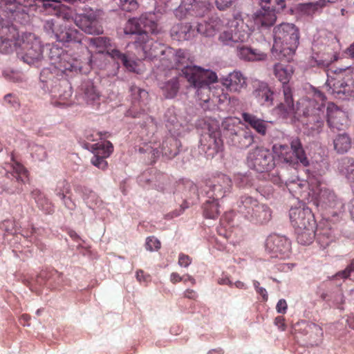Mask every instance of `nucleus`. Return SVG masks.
<instances>
[{
	"instance_id": "1",
	"label": "nucleus",
	"mask_w": 354,
	"mask_h": 354,
	"mask_svg": "<svg viewBox=\"0 0 354 354\" xmlns=\"http://www.w3.org/2000/svg\"><path fill=\"white\" fill-rule=\"evenodd\" d=\"M274 73L277 78L283 84V102L279 104L274 111L282 118H295L299 120L303 116L306 120H302L305 123L312 135L321 132L324 126L325 97L324 94L316 91L313 99H301L294 104L292 92L287 84L292 74V68L290 66H284L277 64L274 67Z\"/></svg>"
},
{
	"instance_id": "2",
	"label": "nucleus",
	"mask_w": 354,
	"mask_h": 354,
	"mask_svg": "<svg viewBox=\"0 0 354 354\" xmlns=\"http://www.w3.org/2000/svg\"><path fill=\"white\" fill-rule=\"evenodd\" d=\"M156 28L155 15L149 12L142 15L138 19H129L124 28V32L125 35H136L133 46L137 50V55L140 58L152 59L158 57L161 62V68L162 59L169 61L174 58L176 62V64H185L187 61V55L184 50H174L170 48H165L149 37L148 32L155 33Z\"/></svg>"
},
{
	"instance_id": "3",
	"label": "nucleus",
	"mask_w": 354,
	"mask_h": 354,
	"mask_svg": "<svg viewBox=\"0 0 354 354\" xmlns=\"http://www.w3.org/2000/svg\"><path fill=\"white\" fill-rule=\"evenodd\" d=\"M187 61L185 64H176V60L171 58L169 61L162 59V69L182 68L183 74L187 81L196 89V95L199 100L203 102H208L211 99L210 84L217 81L216 73L205 70L196 66L188 64L189 56L187 51Z\"/></svg>"
},
{
	"instance_id": "4",
	"label": "nucleus",
	"mask_w": 354,
	"mask_h": 354,
	"mask_svg": "<svg viewBox=\"0 0 354 354\" xmlns=\"http://www.w3.org/2000/svg\"><path fill=\"white\" fill-rule=\"evenodd\" d=\"M274 44L272 52L278 58L289 62L299 44V30L292 24L283 23L273 30Z\"/></svg>"
},
{
	"instance_id": "5",
	"label": "nucleus",
	"mask_w": 354,
	"mask_h": 354,
	"mask_svg": "<svg viewBox=\"0 0 354 354\" xmlns=\"http://www.w3.org/2000/svg\"><path fill=\"white\" fill-rule=\"evenodd\" d=\"M236 209L245 219L254 223H265L271 218L270 208L250 196H241L236 203Z\"/></svg>"
},
{
	"instance_id": "6",
	"label": "nucleus",
	"mask_w": 354,
	"mask_h": 354,
	"mask_svg": "<svg viewBox=\"0 0 354 354\" xmlns=\"http://www.w3.org/2000/svg\"><path fill=\"white\" fill-rule=\"evenodd\" d=\"M252 28L241 15H236L228 23L227 29L220 33L218 40L223 45L230 46L243 43L248 39Z\"/></svg>"
},
{
	"instance_id": "7",
	"label": "nucleus",
	"mask_w": 354,
	"mask_h": 354,
	"mask_svg": "<svg viewBox=\"0 0 354 354\" xmlns=\"http://www.w3.org/2000/svg\"><path fill=\"white\" fill-rule=\"evenodd\" d=\"M241 121L236 118H225L221 124L224 133L230 139L231 145L239 148H247L254 142V136L248 128L240 127Z\"/></svg>"
},
{
	"instance_id": "8",
	"label": "nucleus",
	"mask_w": 354,
	"mask_h": 354,
	"mask_svg": "<svg viewBox=\"0 0 354 354\" xmlns=\"http://www.w3.org/2000/svg\"><path fill=\"white\" fill-rule=\"evenodd\" d=\"M84 43L88 44L90 47L96 48L99 53L106 52L111 57L120 60L123 65L130 71H136V63L129 55L122 53L119 50L113 48L110 39L107 37L83 38Z\"/></svg>"
},
{
	"instance_id": "9",
	"label": "nucleus",
	"mask_w": 354,
	"mask_h": 354,
	"mask_svg": "<svg viewBox=\"0 0 354 354\" xmlns=\"http://www.w3.org/2000/svg\"><path fill=\"white\" fill-rule=\"evenodd\" d=\"M273 151L281 161L290 165H294L298 162L304 166H307L309 164L301 142L297 137L291 139L290 149L288 145H275L273 147Z\"/></svg>"
},
{
	"instance_id": "10",
	"label": "nucleus",
	"mask_w": 354,
	"mask_h": 354,
	"mask_svg": "<svg viewBox=\"0 0 354 354\" xmlns=\"http://www.w3.org/2000/svg\"><path fill=\"white\" fill-rule=\"evenodd\" d=\"M17 37V36L15 37ZM13 39V46L19 44L24 50L22 59L30 65H37L43 59V48L39 38L32 33L26 32L21 36L20 41L15 43ZM14 48V47H12ZM13 50V49H12ZM11 50L10 52H12Z\"/></svg>"
},
{
	"instance_id": "11",
	"label": "nucleus",
	"mask_w": 354,
	"mask_h": 354,
	"mask_svg": "<svg viewBox=\"0 0 354 354\" xmlns=\"http://www.w3.org/2000/svg\"><path fill=\"white\" fill-rule=\"evenodd\" d=\"M261 9L253 15V21L258 28H268L276 21L275 11L279 12L286 8L285 0H259Z\"/></svg>"
},
{
	"instance_id": "12",
	"label": "nucleus",
	"mask_w": 354,
	"mask_h": 354,
	"mask_svg": "<svg viewBox=\"0 0 354 354\" xmlns=\"http://www.w3.org/2000/svg\"><path fill=\"white\" fill-rule=\"evenodd\" d=\"M44 31L51 37L62 43H81L83 35L76 29L66 24H58L53 19L46 20L44 24Z\"/></svg>"
},
{
	"instance_id": "13",
	"label": "nucleus",
	"mask_w": 354,
	"mask_h": 354,
	"mask_svg": "<svg viewBox=\"0 0 354 354\" xmlns=\"http://www.w3.org/2000/svg\"><path fill=\"white\" fill-rule=\"evenodd\" d=\"M54 75L50 73L48 68H44L41 71L40 74V80L42 85V88L45 91H48L51 93L53 99V104L56 106H65L68 104V100L71 96V91L68 88L61 92L62 86L56 84L53 78Z\"/></svg>"
},
{
	"instance_id": "14",
	"label": "nucleus",
	"mask_w": 354,
	"mask_h": 354,
	"mask_svg": "<svg viewBox=\"0 0 354 354\" xmlns=\"http://www.w3.org/2000/svg\"><path fill=\"white\" fill-rule=\"evenodd\" d=\"M248 167L259 172L268 171L274 166L270 151L264 147H257L250 151L247 157Z\"/></svg>"
},
{
	"instance_id": "15",
	"label": "nucleus",
	"mask_w": 354,
	"mask_h": 354,
	"mask_svg": "<svg viewBox=\"0 0 354 354\" xmlns=\"http://www.w3.org/2000/svg\"><path fill=\"white\" fill-rule=\"evenodd\" d=\"M328 79L325 86L331 95H337V97H341V95H346V91H349L350 87L353 88V85L348 84L352 80V74H348L344 76V70H340L338 73L330 71L328 74Z\"/></svg>"
},
{
	"instance_id": "16",
	"label": "nucleus",
	"mask_w": 354,
	"mask_h": 354,
	"mask_svg": "<svg viewBox=\"0 0 354 354\" xmlns=\"http://www.w3.org/2000/svg\"><path fill=\"white\" fill-rule=\"evenodd\" d=\"M317 183V178L310 176L308 180L297 178L286 182V187L293 196L302 201H308L310 195H315L317 192L315 184Z\"/></svg>"
},
{
	"instance_id": "17",
	"label": "nucleus",
	"mask_w": 354,
	"mask_h": 354,
	"mask_svg": "<svg viewBox=\"0 0 354 354\" xmlns=\"http://www.w3.org/2000/svg\"><path fill=\"white\" fill-rule=\"evenodd\" d=\"M232 185L231 179L221 174L214 176L207 183L203 191L207 198L220 199L231 192Z\"/></svg>"
},
{
	"instance_id": "18",
	"label": "nucleus",
	"mask_w": 354,
	"mask_h": 354,
	"mask_svg": "<svg viewBox=\"0 0 354 354\" xmlns=\"http://www.w3.org/2000/svg\"><path fill=\"white\" fill-rule=\"evenodd\" d=\"M209 8V4L201 0H181V3L175 10V15L183 19L188 15L203 16Z\"/></svg>"
},
{
	"instance_id": "19",
	"label": "nucleus",
	"mask_w": 354,
	"mask_h": 354,
	"mask_svg": "<svg viewBox=\"0 0 354 354\" xmlns=\"http://www.w3.org/2000/svg\"><path fill=\"white\" fill-rule=\"evenodd\" d=\"M266 250L272 257L286 259L290 253V242L284 236L271 235L266 239Z\"/></svg>"
},
{
	"instance_id": "20",
	"label": "nucleus",
	"mask_w": 354,
	"mask_h": 354,
	"mask_svg": "<svg viewBox=\"0 0 354 354\" xmlns=\"http://www.w3.org/2000/svg\"><path fill=\"white\" fill-rule=\"evenodd\" d=\"M49 59L52 65L62 72L76 70L75 61L69 54L55 46L49 49Z\"/></svg>"
},
{
	"instance_id": "21",
	"label": "nucleus",
	"mask_w": 354,
	"mask_h": 354,
	"mask_svg": "<svg viewBox=\"0 0 354 354\" xmlns=\"http://www.w3.org/2000/svg\"><path fill=\"white\" fill-rule=\"evenodd\" d=\"M290 219L292 226L305 229L306 227H315V222L310 208L304 205L292 207L290 210Z\"/></svg>"
},
{
	"instance_id": "22",
	"label": "nucleus",
	"mask_w": 354,
	"mask_h": 354,
	"mask_svg": "<svg viewBox=\"0 0 354 354\" xmlns=\"http://www.w3.org/2000/svg\"><path fill=\"white\" fill-rule=\"evenodd\" d=\"M18 36L17 29L0 17V52L10 53L13 47L12 39Z\"/></svg>"
},
{
	"instance_id": "23",
	"label": "nucleus",
	"mask_w": 354,
	"mask_h": 354,
	"mask_svg": "<svg viewBox=\"0 0 354 354\" xmlns=\"http://www.w3.org/2000/svg\"><path fill=\"white\" fill-rule=\"evenodd\" d=\"M94 156L91 158V163L101 169H105L107 162L105 158L109 157L113 151V145L109 141H102L91 145Z\"/></svg>"
},
{
	"instance_id": "24",
	"label": "nucleus",
	"mask_w": 354,
	"mask_h": 354,
	"mask_svg": "<svg viewBox=\"0 0 354 354\" xmlns=\"http://www.w3.org/2000/svg\"><path fill=\"white\" fill-rule=\"evenodd\" d=\"M327 122L330 128L341 129L348 123V116L343 110L333 103L327 106Z\"/></svg>"
},
{
	"instance_id": "25",
	"label": "nucleus",
	"mask_w": 354,
	"mask_h": 354,
	"mask_svg": "<svg viewBox=\"0 0 354 354\" xmlns=\"http://www.w3.org/2000/svg\"><path fill=\"white\" fill-rule=\"evenodd\" d=\"M178 142L173 137L167 138L163 141L161 147V150H159L156 147H147L145 150L151 153V157L155 160L156 158L159 157L160 154L162 153L163 156L168 158H172L175 157L178 153Z\"/></svg>"
},
{
	"instance_id": "26",
	"label": "nucleus",
	"mask_w": 354,
	"mask_h": 354,
	"mask_svg": "<svg viewBox=\"0 0 354 354\" xmlns=\"http://www.w3.org/2000/svg\"><path fill=\"white\" fill-rule=\"evenodd\" d=\"M223 21L218 17H212L208 20L198 22L196 28L197 35L205 37H214L223 27Z\"/></svg>"
},
{
	"instance_id": "27",
	"label": "nucleus",
	"mask_w": 354,
	"mask_h": 354,
	"mask_svg": "<svg viewBox=\"0 0 354 354\" xmlns=\"http://www.w3.org/2000/svg\"><path fill=\"white\" fill-rule=\"evenodd\" d=\"M236 55L239 59L244 62H261L265 61L267 59V54L266 53L244 44L236 46Z\"/></svg>"
},
{
	"instance_id": "28",
	"label": "nucleus",
	"mask_w": 354,
	"mask_h": 354,
	"mask_svg": "<svg viewBox=\"0 0 354 354\" xmlns=\"http://www.w3.org/2000/svg\"><path fill=\"white\" fill-rule=\"evenodd\" d=\"M222 84L230 92L240 93L247 86L246 78L239 71H234L221 78Z\"/></svg>"
},
{
	"instance_id": "29",
	"label": "nucleus",
	"mask_w": 354,
	"mask_h": 354,
	"mask_svg": "<svg viewBox=\"0 0 354 354\" xmlns=\"http://www.w3.org/2000/svg\"><path fill=\"white\" fill-rule=\"evenodd\" d=\"M319 181L315 184V189L317 190L315 195H310L312 198L317 200V205L324 207H335L339 203L333 192L328 189L319 188Z\"/></svg>"
},
{
	"instance_id": "30",
	"label": "nucleus",
	"mask_w": 354,
	"mask_h": 354,
	"mask_svg": "<svg viewBox=\"0 0 354 354\" xmlns=\"http://www.w3.org/2000/svg\"><path fill=\"white\" fill-rule=\"evenodd\" d=\"M197 35L196 27L190 24H177L171 29V37L177 41H188L193 39Z\"/></svg>"
},
{
	"instance_id": "31",
	"label": "nucleus",
	"mask_w": 354,
	"mask_h": 354,
	"mask_svg": "<svg viewBox=\"0 0 354 354\" xmlns=\"http://www.w3.org/2000/svg\"><path fill=\"white\" fill-rule=\"evenodd\" d=\"M253 95L259 104L270 106L273 104V92L265 82H260L253 91Z\"/></svg>"
},
{
	"instance_id": "32",
	"label": "nucleus",
	"mask_w": 354,
	"mask_h": 354,
	"mask_svg": "<svg viewBox=\"0 0 354 354\" xmlns=\"http://www.w3.org/2000/svg\"><path fill=\"white\" fill-rule=\"evenodd\" d=\"M242 118L244 122L249 124L258 133L262 136L266 135L268 129V122L249 113H243Z\"/></svg>"
},
{
	"instance_id": "33",
	"label": "nucleus",
	"mask_w": 354,
	"mask_h": 354,
	"mask_svg": "<svg viewBox=\"0 0 354 354\" xmlns=\"http://www.w3.org/2000/svg\"><path fill=\"white\" fill-rule=\"evenodd\" d=\"M82 97L87 104L97 103L100 99V93L93 83L88 81L82 85Z\"/></svg>"
},
{
	"instance_id": "34",
	"label": "nucleus",
	"mask_w": 354,
	"mask_h": 354,
	"mask_svg": "<svg viewBox=\"0 0 354 354\" xmlns=\"http://www.w3.org/2000/svg\"><path fill=\"white\" fill-rule=\"evenodd\" d=\"M352 141L350 136L346 133H338L333 139L334 149L338 153H344L351 148Z\"/></svg>"
},
{
	"instance_id": "35",
	"label": "nucleus",
	"mask_w": 354,
	"mask_h": 354,
	"mask_svg": "<svg viewBox=\"0 0 354 354\" xmlns=\"http://www.w3.org/2000/svg\"><path fill=\"white\" fill-rule=\"evenodd\" d=\"M160 88L166 98H174L179 90L178 77L175 75L160 84Z\"/></svg>"
},
{
	"instance_id": "36",
	"label": "nucleus",
	"mask_w": 354,
	"mask_h": 354,
	"mask_svg": "<svg viewBox=\"0 0 354 354\" xmlns=\"http://www.w3.org/2000/svg\"><path fill=\"white\" fill-rule=\"evenodd\" d=\"M315 227H306L305 229L296 228L297 240L301 245L310 244L315 236Z\"/></svg>"
},
{
	"instance_id": "37",
	"label": "nucleus",
	"mask_w": 354,
	"mask_h": 354,
	"mask_svg": "<svg viewBox=\"0 0 354 354\" xmlns=\"http://www.w3.org/2000/svg\"><path fill=\"white\" fill-rule=\"evenodd\" d=\"M219 199H214V198H209L205 201L203 205L204 208V214L207 218H216L219 214V204L218 203V201Z\"/></svg>"
},
{
	"instance_id": "38",
	"label": "nucleus",
	"mask_w": 354,
	"mask_h": 354,
	"mask_svg": "<svg viewBox=\"0 0 354 354\" xmlns=\"http://www.w3.org/2000/svg\"><path fill=\"white\" fill-rule=\"evenodd\" d=\"M77 26L84 31L86 33L93 35H99L102 33V28L98 24V23L86 22L84 20H73Z\"/></svg>"
},
{
	"instance_id": "39",
	"label": "nucleus",
	"mask_w": 354,
	"mask_h": 354,
	"mask_svg": "<svg viewBox=\"0 0 354 354\" xmlns=\"http://www.w3.org/2000/svg\"><path fill=\"white\" fill-rule=\"evenodd\" d=\"M8 169H10V174L14 176L17 181L24 183L28 178L26 169L19 162L15 161L12 158V163L8 165Z\"/></svg>"
},
{
	"instance_id": "40",
	"label": "nucleus",
	"mask_w": 354,
	"mask_h": 354,
	"mask_svg": "<svg viewBox=\"0 0 354 354\" xmlns=\"http://www.w3.org/2000/svg\"><path fill=\"white\" fill-rule=\"evenodd\" d=\"M335 2V0H319L316 2L302 3L299 6L300 10L306 15H313L319 8L326 5V3Z\"/></svg>"
},
{
	"instance_id": "41",
	"label": "nucleus",
	"mask_w": 354,
	"mask_h": 354,
	"mask_svg": "<svg viewBox=\"0 0 354 354\" xmlns=\"http://www.w3.org/2000/svg\"><path fill=\"white\" fill-rule=\"evenodd\" d=\"M130 91L134 104L138 103L142 107L147 104L148 93L145 90L136 86H132Z\"/></svg>"
},
{
	"instance_id": "42",
	"label": "nucleus",
	"mask_w": 354,
	"mask_h": 354,
	"mask_svg": "<svg viewBox=\"0 0 354 354\" xmlns=\"http://www.w3.org/2000/svg\"><path fill=\"white\" fill-rule=\"evenodd\" d=\"M82 199L89 208H94L99 202L97 194L88 188L82 189Z\"/></svg>"
},
{
	"instance_id": "43",
	"label": "nucleus",
	"mask_w": 354,
	"mask_h": 354,
	"mask_svg": "<svg viewBox=\"0 0 354 354\" xmlns=\"http://www.w3.org/2000/svg\"><path fill=\"white\" fill-rule=\"evenodd\" d=\"M209 147L212 149L213 152L211 154H214V153H217L219 150H221L223 141L220 138V133L218 131H214L209 134Z\"/></svg>"
},
{
	"instance_id": "44",
	"label": "nucleus",
	"mask_w": 354,
	"mask_h": 354,
	"mask_svg": "<svg viewBox=\"0 0 354 354\" xmlns=\"http://www.w3.org/2000/svg\"><path fill=\"white\" fill-rule=\"evenodd\" d=\"M74 15L73 18L71 19L70 20L67 21L66 19H63L65 22H69L71 20H84L86 22H89V21L92 22L98 23L97 19L100 17V12L97 10H90L86 13L82 15L77 16L73 11Z\"/></svg>"
},
{
	"instance_id": "45",
	"label": "nucleus",
	"mask_w": 354,
	"mask_h": 354,
	"mask_svg": "<svg viewBox=\"0 0 354 354\" xmlns=\"http://www.w3.org/2000/svg\"><path fill=\"white\" fill-rule=\"evenodd\" d=\"M341 171L348 179L354 180V160L352 158H344L342 161Z\"/></svg>"
},
{
	"instance_id": "46",
	"label": "nucleus",
	"mask_w": 354,
	"mask_h": 354,
	"mask_svg": "<svg viewBox=\"0 0 354 354\" xmlns=\"http://www.w3.org/2000/svg\"><path fill=\"white\" fill-rule=\"evenodd\" d=\"M120 8L127 12L136 10L138 8L136 0H113Z\"/></svg>"
},
{
	"instance_id": "47",
	"label": "nucleus",
	"mask_w": 354,
	"mask_h": 354,
	"mask_svg": "<svg viewBox=\"0 0 354 354\" xmlns=\"http://www.w3.org/2000/svg\"><path fill=\"white\" fill-rule=\"evenodd\" d=\"M70 192V185L66 181L59 182L55 189V194L61 200H64L65 196H66Z\"/></svg>"
},
{
	"instance_id": "48",
	"label": "nucleus",
	"mask_w": 354,
	"mask_h": 354,
	"mask_svg": "<svg viewBox=\"0 0 354 354\" xmlns=\"http://www.w3.org/2000/svg\"><path fill=\"white\" fill-rule=\"evenodd\" d=\"M331 300L336 308L342 310V305L344 303V297L341 290L336 292L331 297Z\"/></svg>"
},
{
	"instance_id": "49",
	"label": "nucleus",
	"mask_w": 354,
	"mask_h": 354,
	"mask_svg": "<svg viewBox=\"0 0 354 354\" xmlns=\"http://www.w3.org/2000/svg\"><path fill=\"white\" fill-rule=\"evenodd\" d=\"M160 248V242L153 236L148 237L146 241V249L149 251L157 250Z\"/></svg>"
},
{
	"instance_id": "50",
	"label": "nucleus",
	"mask_w": 354,
	"mask_h": 354,
	"mask_svg": "<svg viewBox=\"0 0 354 354\" xmlns=\"http://www.w3.org/2000/svg\"><path fill=\"white\" fill-rule=\"evenodd\" d=\"M236 0H215L216 8L220 10H224L232 6Z\"/></svg>"
},
{
	"instance_id": "51",
	"label": "nucleus",
	"mask_w": 354,
	"mask_h": 354,
	"mask_svg": "<svg viewBox=\"0 0 354 354\" xmlns=\"http://www.w3.org/2000/svg\"><path fill=\"white\" fill-rule=\"evenodd\" d=\"M192 263V259L187 254L180 253L178 256V264L182 268H187Z\"/></svg>"
},
{
	"instance_id": "52",
	"label": "nucleus",
	"mask_w": 354,
	"mask_h": 354,
	"mask_svg": "<svg viewBox=\"0 0 354 354\" xmlns=\"http://www.w3.org/2000/svg\"><path fill=\"white\" fill-rule=\"evenodd\" d=\"M236 184L239 187H245L249 185V178L244 174H237L234 178Z\"/></svg>"
},
{
	"instance_id": "53",
	"label": "nucleus",
	"mask_w": 354,
	"mask_h": 354,
	"mask_svg": "<svg viewBox=\"0 0 354 354\" xmlns=\"http://www.w3.org/2000/svg\"><path fill=\"white\" fill-rule=\"evenodd\" d=\"M288 308L286 301L283 299H279L276 306L278 313L285 314Z\"/></svg>"
},
{
	"instance_id": "54",
	"label": "nucleus",
	"mask_w": 354,
	"mask_h": 354,
	"mask_svg": "<svg viewBox=\"0 0 354 354\" xmlns=\"http://www.w3.org/2000/svg\"><path fill=\"white\" fill-rule=\"evenodd\" d=\"M4 100L6 102L10 104L14 107H16L19 105L17 97L11 93L6 95L4 97Z\"/></svg>"
},
{
	"instance_id": "55",
	"label": "nucleus",
	"mask_w": 354,
	"mask_h": 354,
	"mask_svg": "<svg viewBox=\"0 0 354 354\" xmlns=\"http://www.w3.org/2000/svg\"><path fill=\"white\" fill-rule=\"evenodd\" d=\"M354 270V260L352 261L351 264L342 272L338 273V275L343 277L347 278L351 272Z\"/></svg>"
},
{
	"instance_id": "56",
	"label": "nucleus",
	"mask_w": 354,
	"mask_h": 354,
	"mask_svg": "<svg viewBox=\"0 0 354 354\" xmlns=\"http://www.w3.org/2000/svg\"><path fill=\"white\" fill-rule=\"evenodd\" d=\"M12 227H13V223L11 221H8V220L3 221L0 224L1 229L6 231L8 232H10V233L12 232Z\"/></svg>"
},
{
	"instance_id": "57",
	"label": "nucleus",
	"mask_w": 354,
	"mask_h": 354,
	"mask_svg": "<svg viewBox=\"0 0 354 354\" xmlns=\"http://www.w3.org/2000/svg\"><path fill=\"white\" fill-rule=\"evenodd\" d=\"M275 326L278 327V328L282 331H284L286 328V326L284 323V318L281 316H278L274 319V322Z\"/></svg>"
},
{
	"instance_id": "58",
	"label": "nucleus",
	"mask_w": 354,
	"mask_h": 354,
	"mask_svg": "<svg viewBox=\"0 0 354 354\" xmlns=\"http://www.w3.org/2000/svg\"><path fill=\"white\" fill-rule=\"evenodd\" d=\"M65 207L71 210H73L75 208V203L71 200V198L68 196H65L64 200H62Z\"/></svg>"
},
{
	"instance_id": "59",
	"label": "nucleus",
	"mask_w": 354,
	"mask_h": 354,
	"mask_svg": "<svg viewBox=\"0 0 354 354\" xmlns=\"http://www.w3.org/2000/svg\"><path fill=\"white\" fill-rule=\"evenodd\" d=\"M344 53L346 57L354 59V42L344 50Z\"/></svg>"
},
{
	"instance_id": "60",
	"label": "nucleus",
	"mask_w": 354,
	"mask_h": 354,
	"mask_svg": "<svg viewBox=\"0 0 354 354\" xmlns=\"http://www.w3.org/2000/svg\"><path fill=\"white\" fill-rule=\"evenodd\" d=\"M183 280V277L177 272H172L170 275V281L172 283H176Z\"/></svg>"
},
{
	"instance_id": "61",
	"label": "nucleus",
	"mask_w": 354,
	"mask_h": 354,
	"mask_svg": "<svg viewBox=\"0 0 354 354\" xmlns=\"http://www.w3.org/2000/svg\"><path fill=\"white\" fill-rule=\"evenodd\" d=\"M218 283L221 285H228L233 286V283L230 280L227 276H223L218 279Z\"/></svg>"
},
{
	"instance_id": "62",
	"label": "nucleus",
	"mask_w": 354,
	"mask_h": 354,
	"mask_svg": "<svg viewBox=\"0 0 354 354\" xmlns=\"http://www.w3.org/2000/svg\"><path fill=\"white\" fill-rule=\"evenodd\" d=\"M149 276H146L142 270H138L136 272V279L138 281H147Z\"/></svg>"
},
{
	"instance_id": "63",
	"label": "nucleus",
	"mask_w": 354,
	"mask_h": 354,
	"mask_svg": "<svg viewBox=\"0 0 354 354\" xmlns=\"http://www.w3.org/2000/svg\"><path fill=\"white\" fill-rule=\"evenodd\" d=\"M185 297L189 298V299H195L196 297V292L191 289H187L184 292Z\"/></svg>"
},
{
	"instance_id": "64",
	"label": "nucleus",
	"mask_w": 354,
	"mask_h": 354,
	"mask_svg": "<svg viewBox=\"0 0 354 354\" xmlns=\"http://www.w3.org/2000/svg\"><path fill=\"white\" fill-rule=\"evenodd\" d=\"M258 294L261 295L263 300L266 301L268 300V296L266 290L263 288L260 287L257 290H256Z\"/></svg>"
}]
</instances>
